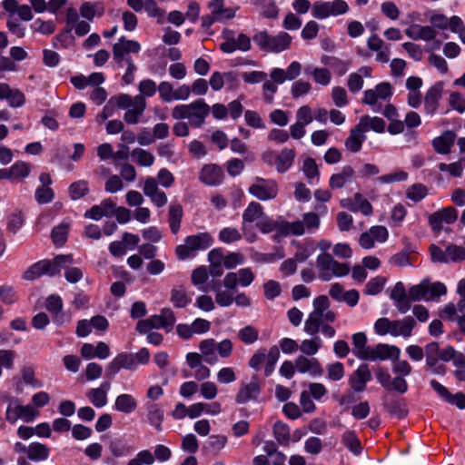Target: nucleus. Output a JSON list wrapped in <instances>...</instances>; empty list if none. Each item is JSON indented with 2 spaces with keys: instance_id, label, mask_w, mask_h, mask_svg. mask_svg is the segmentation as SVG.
<instances>
[{
  "instance_id": "nucleus-1",
  "label": "nucleus",
  "mask_w": 465,
  "mask_h": 465,
  "mask_svg": "<svg viewBox=\"0 0 465 465\" xmlns=\"http://www.w3.org/2000/svg\"><path fill=\"white\" fill-rule=\"evenodd\" d=\"M416 326L412 316H405L399 320H391L386 317L379 318L373 325L376 334L380 336L391 335L392 337L409 338Z\"/></svg>"
},
{
  "instance_id": "nucleus-48",
  "label": "nucleus",
  "mask_w": 465,
  "mask_h": 465,
  "mask_svg": "<svg viewBox=\"0 0 465 465\" xmlns=\"http://www.w3.org/2000/svg\"><path fill=\"white\" fill-rule=\"evenodd\" d=\"M342 442L355 455H359L361 452L362 448L361 442L354 431H345L342 435Z\"/></svg>"
},
{
  "instance_id": "nucleus-52",
  "label": "nucleus",
  "mask_w": 465,
  "mask_h": 465,
  "mask_svg": "<svg viewBox=\"0 0 465 465\" xmlns=\"http://www.w3.org/2000/svg\"><path fill=\"white\" fill-rule=\"evenodd\" d=\"M109 450L114 457L127 456L131 453V449L120 439L111 440Z\"/></svg>"
},
{
  "instance_id": "nucleus-12",
  "label": "nucleus",
  "mask_w": 465,
  "mask_h": 465,
  "mask_svg": "<svg viewBox=\"0 0 465 465\" xmlns=\"http://www.w3.org/2000/svg\"><path fill=\"white\" fill-rule=\"evenodd\" d=\"M400 355L401 350L399 347L387 343H379L374 347H371L365 361H396L400 358Z\"/></svg>"
},
{
  "instance_id": "nucleus-45",
  "label": "nucleus",
  "mask_w": 465,
  "mask_h": 465,
  "mask_svg": "<svg viewBox=\"0 0 465 465\" xmlns=\"http://www.w3.org/2000/svg\"><path fill=\"white\" fill-rule=\"evenodd\" d=\"M305 74H312L313 80L322 85H328L331 82V73L326 68H312L311 66H306L304 69Z\"/></svg>"
},
{
  "instance_id": "nucleus-55",
  "label": "nucleus",
  "mask_w": 465,
  "mask_h": 465,
  "mask_svg": "<svg viewBox=\"0 0 465 465\" xmlns=\"http://www.w3.org/2000/svg\"><path fill=\"white\" fill-rule=\"evenodd\" d=\"M312 84L304 80L295 81L291 87V94L293 98H299L310 93Z\"/></svg>"
},
{
  "instance_id": "nucleus-26",
  "label": "nucleus",
  "mask_w": 465,
  "mask_h": 465,
  "mask_svg": "<svg viewBox=\"0 0 465 465\" xmlns=\"http://www.w3.org/2000/svg\"><path fill=\"white\" fill-rule=\"evenodd\" d=\"M146 410V422L153 426L157 431H162L163 421L164 419L163 410L155 403H147Z\"/></svg>"
},
{
  "instance_id": "nucleus-59",
  "label": "nucleus",
  "mask_w": 465,
  "mask_h": 465,
  "mask_svg": "<svg viewBox=\"0 0 465 465\" xmlns=\"http://www.w3.org/2000/svg\"><path fill=\"white\" fill-rule=\"evenodd\" d=\"M212 290L216 292L215 301L220 306L228 307L233 302V297L230 292L223 291L216 285H213Z\"/></svg>"
},
{
  "instance_id": "nucleus-62",
  "label": "nucleus",
  "mask_w": 465,
  "mask_h": 465,
  "mask_svg": "<svg viewBox=\"0 0 465 465\" xmlns=\"http://www.w3.org/2000/svg\"><path fill=\"white\" fill-rule=\"evenodd\" d=\"M354 203L356 212H361L364 215H371L372 213V206L370 202L362 197L359 193L354 194Z\"/></svg>"
},
{
  "instance_id": "nucleus-19",
  "label": "nucleus",
  "mask_w": 465,
  "mask_h": 465,
  "mask_svg": "<svg viewBox=\"0 0 465 465\" xmlns=\"http://www.w3.org/2000/svg\"><path fill=\"white\" fill-rule=\"evenodd\" d=\"M443 84L437 83L431 86L424 97V109L428 114H434L439 107V103L442 95Z\"/></svg>"
},
{
  "instance_id": "nucleus-50",
  "label": "nucleus",
  "mask_w": 465,
  "mask_h": 465,
  "mask_svg": "<svg viewBox=\"0 0 465 465\" xmlns=\"http://www.w3.org/2000/svg\"><path fill=\"white\" fill-rule=\"evenodd\" d=\"M345 374L344 366L341 362L336 361L327 365V378L331 381H341Z\"/></svg>"
},
{
  "instance_id": "nucleus-41",
  "label": "nucleus",
  "mask_w": 465,
  "mask_h": 465,
  "mask_svg": "<svg viewBox=\"0 0 465 465\" xmlns=\"http://www.w3.org/2000/svg\"><path fill=\"white\" fill-rule=\"evenodd\" d=\"M227 441V437L224 435H211L206 444L203 446V450L217 454L224 449Z\"/></svg>"
},
{
  "instance_id": "nucleus-22",
  "label": "nucleus",
  "mask_w": 465,
  "mask_h": 465,
  "mask_svg": "<svg viewBox=\"0 0 465 465\" xmlns=\"http://www.w3.org/2000/svg\"><path fill=\"white\" fill-rule=\"evenodd\" d=\"M355 178L354 169L346 165L343 166L339 173H333L329 181V186L332 190L343 188L348 183Z\"/></svg>"
},
{
  "instance_id": "nucleus-64",
  "label": "nucleus",
  "mask_w": 465,
  "mask_h": 465,
  "mask_svg": "<svg viewBox=\"0 0 465 465\" xmlns=\"http://www.w3.org/2000/svg\"><path fill=\"white\" fill-rule=\"evenodd\" d=\"M313 121V115L308 105L301 106L296 112V122L306 126Z\"/></svg>"
},
{
  "instance_id": "nucleus-16",
  "label": "nucleus",
  "mask_w": 465,
  "mask_h": 465,
  "mask_svg": "<svg viewBox=\"0 0 465 465\" xmlns=\"http://www.w3.org/2000/svg\"><path fill=\"white\" fill-rule=\"evenodd\" d=\"M199 180L208 186H217L224 180V173L221 166L215 163L204 164L200 173Z\"/></svg>"
},
{
  "instance_id": "nucleus-30",
  "label": "nucleus",
  "mask_w": 465,
  "mask_h": 465,
  "mask_svg": "<svg viewBox=\"0 0 465 465\" xmlns=\"http://www.w3.org/2000/svg\"><path fill=\"white\" fill-rule=\"evenodd\" d=\"M352 352L360 360L365 361L371 347L367 346V336L364 332H356L351 336Z\"/></svg>"
},
{
  "instance_id": "nucleus-21",
  "label": "nucleus",
  "mask_w": 465,
  "mask_h": 465,
  "mask_svg": "<svg viewBox=\"0 0 465 465\" xmlns=\"http://www.w3.org/2000/svg\"><path fill=\"white\" fill-rule=\"evenodd\" d=\"M294 362L296 370L300 373L310 372L314 376H321L323 373L320 361L315 358L310 359L306 356L300 355L295 359Z\"/></svg>"
},
{
  "instance_id": "nucleus-38",
  "label": "nucleus",
  "mask_w": 465,
  "mask_h": 465,
  "mask_svg": "<svg viewBox=\"0 0 465 465\" xmlns=\"http://www.w3.org/2000/svg\"><path fill=\"white\" fill-rule=\"evenodd\" d=\"M273 436L276 441L282 446H288L291 440V430L289 426L282 421H276L273 425Z\"/></svg>"
},
{
  "instance_id": "nucleus-15",
  "label": "nucleus",
  "mask_w": 465,
  "mask_h": 465,
  "mask_svg": "<svg viewBox=\"0 0 465 465\" xmlns=\"http://www.w3.org/2000/svg\"><path fill=\"white\" fill-rule=\"evenodd\" d=\"M141 49V45L137 41L128 40L121 37L113 46V55L114 61L120 64L126 61V55L130 53L137 54Z\"/></svg>"
},
{
  "instance_id": "nucleus-2",
  "label": "nucleus",
  "mask_w": 465,
  "mask_h": 465,
  "mask_svg": "<svg viewBox=\"0 0 465 465\" xmlns=\"http://www.w3.org/2000/svg\"><path fill=\"white\" fill-rule=\"evenodd\" d=\"M210 113V106L203 100L198 99L189 104L176 105L172 110V116L176 120L187 118L193 127H200Z\"/></svg>"
},
{
  "instance_id": "nucleus-35",
  "label": "nucleus",
  "mask_w": 465,
  "mask_h": 465,
  "mask_svg": "<svg viewBox=\"0 0 465 465\" xmlns=\"http://www.w3.org/2000/svg\"><path fill=\"white\" fill-rule=\"evenodd\" d=\"M110 384H102V387L92 389L87 393L89 401L97 408H102L107 403L106 391L109 389Z\"/></svg>"
},
{
  "instance_id": "nucleus-56",
  "label": "nucleus",
  "mask_w": 465,
  "mask_h": 465,
  "mask_svg": "<svg viewBox=\"0 0 465 465\" xmlns=\"http://www.w3.org/2000/svg\"><path fill=\"white\" fill-rule=\"evenodd\" d=\"M242 234L236 228L226 227L220 231L219 240L225 243H231L241 240Z\"/></svg>"
},
{
  "instance_id": "nucleus-13",
  "label": "nucleus",
  "mask_w": 465,
  "mask_h": 465,
  "mask_svg": "<svg viewBox=\"0 0 465 465\" xmlns=\"http://www.w3.org/2000/svg\"><path fill=\"white\" fill-rule=\"evenodd\" d=\"M458 219V212L452 207L442 208L429 216V223L432 231L439 232L442 229V223H453Z\"/></svg>"
},
{
  "instance_id": "nucleus-24",
  "label": "nucleus",
  "mask_w": 465,
  "mask_h": 465,
  "mask_svg": "<svg viewBox=\"0 0 465 465\" xmlns=\"http://www.w3.org/2000/svg\"><path fill=\"white\" fill-rule=\"evenodd\" d=\"M146 108V101L142 95L134 96V104L124 114V119L129 124H136L139 123Z\"/></svg>"
},
{
  "instance_id": "nucleus-9",
  "label": "nucleus",
  "mask_w": 465,
  "mask_h": 465,
  "mask_svg": "<svg viewBox=\"0 0 465 465\" xmlns=\"http://www.w3.org/2000/svg\"><path fill=\"white\" fill-rule=\"evenodd\" d=\"M38 415L39 411L32 405H21L16 398L8 399L5 418L9 422L15 423L19 419L25 422H32Z\"/></svg>"
},
{
  "instance_id": "nucleus-44",
  "label": "nucleus",
  "mask_w": 465,
  "mask_h": 465,
  "mask_svg": "<svg viewBox=\"0 0 465 465\" xmlns=\"http://www.w3.org/2000/svg\"><path fill=\"white\" fill-rule=\"evenodd\" d=\"M69 196L72 200L76 201L84 197L89 193L88 183L85 180H79L73 183L68 188Z\"/></svg>"
},
{
  "instance_id": "nucleus-10",
  "label": "nucleus",
  "mask_w": 465,
  "mask_h": 465,
  "mask_svg": "<svg viewBox=\"0 0 465 465\" xmlns=\"http://www.w3.org/2000/svg\"><path fill=\"white\" fill-rule=\"evenodd\" d=\"M248 192L255 198L265 202L277 197L279 187L275 180L256 176L249 186Z\"/></svg>"
},
{
  "instance_id": "nucleus-20",
  "label": "nucleus",
  "mask_w": 465,
  "mask_h": 465,
  "mask_svg": "<svg viewBox=\"0 0 465 465\" xmlns=\"http://www.w3.org/2000/svg\"><path fill=\"white\" fill-rule=\"evenodd\" d=\"M0 100H6L11 107H21L25 96L19 89H12L7 84L0 83Z\"/></svg>"
},
{
  "instance_id": "nucleus-63",
  "label": "nucleus",
  "mask_w": 465,
  "mask_h": 465,
  "mask_svg": "<svg viewBox=\"0 0 465 465\" xmlns=\"http://www.w3.org/2000/svg\"><path fill=\"white\" fill-rule=\"evenodd\" d=\"M302 170H303L305 176L309 180H313L314 178L318 179V177L320 175V172H319L318 166L316 164V162L312 158H307L304 160Z\"/></svg>"
},
{
  "instance_id": "nucleus-57",
  "label": "nucleus",
  "mask_w": 465,
  "mask_h": 465,
  "mask_svg": "<svg viewBox=\"0 0 465 465\" xmlns=\"http://www.w3.org/2000/svg\"><path fill=\"white\" fill-rule=\"evenodd\" d=\"M35 197L39 204H45L53 201L54 193L53 189L48 186H39L35 190Z\"/></svg>"
},
{
  "instance_id": "nucleus-54",
  "label": "nucleus",
  "mask_w": 465,
  "mask_h": 465,
  "mask_svg": "<svg viewBox=\"0 0 465 465\" xmlns=\"http://www.w3.org/2000/svg\"><path fill=\"white\" fill-rule=\"evenodd\" d=\"M45 264H44L43 261L34 263L24 272V279L27 281H34L43 274H45Z\"/></svg>"
},
{
  "instance_id": "nucleus-27",
  "label": "nucleus",
  "mask_w": 465,
  "mask_h": 465,
  "mask_svg": "<svg viewBox=\"0 0 465 465\" xmlns=\"http://www.w3.org/2000/svg\"><path fill=\"white\" fill-rule=\"evenodd\" d=\"M364 131L359 124L353 127L350 131L349 136L346 138L344 142L345 148L351 153H357L361 149L362 143L365 141L366 137L364 135Z\"/></svg>"
},
{
  "instance_id": "nucleus-39",
  "label": "nucleus",
  "mask_w": 465,
  "mask_h": 465,
  "mask_svg": "<svg viewBox=\"0 0 465 465\" xmlns=\"http://www.w3.org/2000/svg\"><path fill=\"white\" fill-rule=\"evenodd\" d=\"M170 301L175 308H184L191 302V298L187 295L184 286L180 285L171 290Z\"/></svg>"
},
{
  "instance_id": "nucleus-8",
  "label": "nucleus",
  "mask_w": 465,
  "mask_h": 465,
  "mask_svg": "<svg viewBox=\"0 0 465 465\" xmlns=\"http://www.w3.org/2000/svg\"><path fill=\"white\" fill-rule=\"evenodd\" d=\"M174 312L170 308H164L159 315H153L145 320H141L136 324V331L142 334L150 331L153 329L163 328L170 331L175 323Z\"/></svg>"
},
{
  "instance_id": "nucleus-40",
  "label": "nucleus",
  "mask_w": 465,
  "mask_h": 465,
  "mask_svg": "<svg viewBox=\"0 0 465 465\" xmlns=\"http://www.w3.org/2000/svg\"><path fill=\"white\" fill-rule=\"evenodd\" d=\"M114 407L118 411L131 413L136 409L137 402L132 395L124 393L116 398Z\"/></svg>"
},
{
  "instance_id": "nucleus-60",
  "label": "nucleus",
  "mask_w": 465,
  "mask_h": 465,
  "mask_svg": "<svg viewBox=\"0 0 465 465\" xmlns=\"http://www.w3.org/2000/svg\"><path fill=\"white\" fill-rule=\"evenodd\" d=\"M385 284L383 277H375L371 279L365 286V293L369 295H375L381 292Z\"/></svg>"
},
{
  "instance_id": "nucleus-61",
  "label": "nucleus",
  "mask_w": 465,
  "mask_h": 465,
  "mask_svg": "<svg viewBox=\"0 0 465 465\" xmlns=\"http://www.w3.org/2000/svg\"><path fill=\"white\" fill-rule=\"evenodd\" d=\"M10 168L13 178H25L29 175L31 171L30 165L22 161L15 163Z\"/></svg>"
},
{
  "instance_id": "nucleus-23",
  "label": "nucleus",
  "mask_w": 465,
  "mask_h": 465,
  "mask_svg": "<svg viewBox=\"0 0 465 465\" xmlns=\"http://www.w3.org/2000/svg\"><path fill=\"white\" fill-rule=\"evenodd\" d=\"M115 203L111 199H105L98 205H94L85 212L84 217L93 220H100L114 214Z\"/></svg>"
},
{
  "instance_id": "nucleus-53",
  "label": "nucleus",
  "mask_w": 465,
  "mask_h": 465,
  "mask_svg": "<svg viewBox=\"0 0 465 465\" xmlns=\"http://www.w3.org/2000/svg\"><path fill=\"white\" fill-rule=\"evenodd\" d=\"M428 193V190L425 185L421 183H415L408 188L407 197L414 202L421 201Z\"/></svg>"
},
{
  "instance_id": "nucleus-49",
  "label": "nucleus",
  "mask_w": 465,
  "mask_h": 465,
  "mask_svg": "<svg viewBox=\"0 0 465 465\" xmlns=\"http://www.w3.org/2000/svg\"><path fill=\"white\" fill-rule=\"evenodd\" d=\"M238 337L243 343L252 344L258 340L259 331L256 328L248 325L239 331Z\"/></svg>"
},
{
  "instance_id": "nucleus-28",
  "label": "nucleus",
  "mask_w": 465,
  "mask_h": 465,
  "mask_svg": "<svg viewBox=\"0 0 465 465\" xmlns=\"http://www.w3.org/2000/svg\"><path fill=\"white\" fill-rule=\"evenodd\" d=\"M455 138L456 134L454 132L446 131L432 140V145L438 153L447 154L450 152Z\"/></svg>"
},
{
  "instance_id": "nucleus-46",
  "label": "nucleus",
  "mask_w": 465,
  "mask_h": 465,
  "mask_svg": "<svg viewBox=\"0 0 465 465\" xmlns=\"http://www.w3.org/2000/svg\"><path fill=\"white\" fill-rule=\"evenodd\" d=\"M263 209L262 206L257 202H252L242 213L243 223H252L258 218H262Z\"/></svg>"
},
{
  "instance_id": "nucleus-4",
  "label": "nucleus",
  "mask_w": 465,
  "mask_h": 465,
  "mask_svg": "<svg viewBox=\"0 0 465 465\" xmlns=\"http://www.w3.org/2000/svg\"><path fill=\"white\" fill-rule=\"evenodd\" d=\"M253 42L262 51L280 53L290 47L292 36L285 32H280L276 35H271L267 31H260L253 35Z\"/></svg>"
},
{
  "instance_id": "nucleus-36",
  "label": "nucleus",
  "mask_w": 465,
  "mask_h": 465,
  "mask_svg": "<svg viewBox=\"0 0 465 465\" xmlns=\"http://www.w3.org/2000/svg\"><path fill=\"white\" fill-rule=\"evenodd\" d=\"M324 324L322 313L312 312L304 322V331L309 335H316Z\"/></svg>"
},
{
  "instance_id": "nucleus-29",
  "label": "nucleus",
  "mask_w": 465,
  "mask_h": 465,
  "mask_svg": "<svg viewBox=\"0 0 465 465\" xmlns=\"http://www.w3.org/2000/svg\"><path fill=\"white\" fill-rule=\"evenodd\" d=\"M208 7L217 21L232 19L235 16V10L231 7H225L224 0H212L209 2Z\"/></svg>"
},
{
  "instance_id": "nucleus-3",
  "label": "nucleus",
  "mask_w": 465,
  "mask_h": 465,
  "mask_svg": "<svg viewBox=\"0 0 465 465\" xmlns=\"http://www.w3.org/2000/svg\"><path fill=\"white\" fill-rule=\"evenodd\" d=\"M256 227L265 234L275 231L279 237H285L291 234L296 236L304 234V226L301 222L290 223L282 219L272 220L264 215L256 223Z\"/></svg>"
},
{
  "instance_id": "nucleus-33",
  "label": "nucleus",
  "mask_w": 465,
  "mask_h": 465,
  "mask_svg": "<svg viewBox=\"0 0 465 465\" xmlns=\"http://www.w3.org/2000/svg\"><path fill=\"white\" fill-rule=\"evenodd\" d=\"M358 124L364 132L372 130L376 133H383L386 125L382 118L377 116L371 117L369 115L361 116Z\"/></svg>"
},
{
  "instance_id": "nucleus-5",
  "label": "nucleus",
  "mask_w": 465,
  "mask_h": 465,
  "mask_svg": "<svg viewBox=\"0 0 465 465\" xmlns=\"http://www.w3.org/2000/svg\"><path fill=\"white\" fill-rule=\"evenodd\" d=\"M213 243V238L209 232H200L187 236L184 243L176 247L175 252L180 260H185L194 256L199 251L208 249Z\"/></svg>"
},
{
  "instance_id": "nucleus-6",
  "label": "nucleus",
  "mask_w": 465,
  "mask_h": 465,
  "mask_svg": "<svg viewBox=\"0 0 465 465\" xmlns=\"http://www.w3.org/2000/svg\"><path fill=\"white\" fill-rule=\"evenodd\" d=\"M317 268L319 269V278L324 282H329L332 277L345 276L350 272V267L347 263H341L333 259V257L327 252L322 253L316 260Z\"/></svg>"
},
{
  "instance_id": "nucleus-11",
  "label": "nucleus",
  "mask_w": 465,
  "mask_h": 465,
  "mask_svg": "<svg viewBox=\"0 0 465 465\" xmlns=\"http://www.w3.org/2000/svg\"><path fill=\"white\" fill-rule=\"evenodd\" d=\"M349 6L343 0L331 2L317 1L312 5V15L317 19H325L331 15L336 16L347 13Z\"/></svg>"
},
{
  "instance_id": "nucleus-32",
  "label": "nucleus",
  "mask_w": 465,
  "mask_h": 465,
  "mask_svg": "<svg viewBox=\"0 0 465 465\" xmlns=\"http://www.w3.org/2000/svg\"><path fill=\"white\" fill-rule=\"evenodd\" d=\"M295 151L291 148H283L276 156L275 168L279 173H285L292 164L295 158Z\"/></svg>"
},
{
  "instance_id": "nucleus-31",
  "label": "nucleus",
  "mask_w": 465,
  "mask_h": 465,
  "mask_svg": "<svg viewBox=\"0 0 465 465\" xmlns=\"http://www.w3.org/2000/svg\"><path fill=\"white\" fill-rule=\"evenodd\" d=\"M199 350L204 361L208 364H215L218 361L216 351V341L214 339L203 340L199 344Z\"/></svg>"
},
{
  "instance_id": "nucleus-47",
  "label": "nucleus",
  "mask_w": 465,
  "mask_h": 465,
  "mask_svg": "<svg viewBox=\"0 0 465 465\" xmlns=\"http://www.w3.org/2000/svg\"><path fill=\"white\" fill-rule=\"evenodd\" d=\"M132 156L135 159L136 163L144 167H150L154 163V156L152 153L142 148H134Z\"/></svg>"
},
{
  "instance_id": "nucleus-34",
  "label": "nucleus",
  "mask_w": 465,
  "mask_h": 465,
  "mask_svg": "<svg viewBox=\"0 0 465 465\" xmlns=\"http://www.w3.org/2000/svg\"><path fill=\"white\" fill-rule=\"evenodd\" d=\"M183 215V211L181 204L174 203L169 206L168 222L173 234H176L180 230Z\"/></svg>"
},
{
  "instance_id": "nucleus-14",
  "label": "nucleus",
  "mask_w": 465,
  "mask_h": 465,
  "mask_svg": "<svg viewBox=\"0 0 465 465\" xmlns=\"http://www.w3.org/2000/svg\"><path fill=\"white\" fill-rule=\"evenodd\" d=\"M261 393V384L257 375H253L250 382L242 384L235 396L238 404H246L251 401H256Z\"/></svg>"
},
{
  "instance_id": "nucleus-17",
  "label": "nucleus",
  "mask_w": 465,
  "mask_h": 465,
  "mask_svg": "<svg viewBox=\"0 0 465 465\" xmlns=\"http://www.w3.org/2000/svg\"><path fill=\"white\" fill-rule=\"evenodd\" d=\"M390 298L393 301L396 310L401 314H405L410 311L409 290H406L403 282H398L395 283L391 290Z\"/></svg>"
},
{
  "instance_id": "nucleus-51",
  "label": "nucleus",
  "mask_w": 465,
  "mask_h": 465,
  "mask_svg": "<svg viewBox=\"0 0 465 465\" xmlns=\"http://www.w3.org/2000/svg\"><path fill=\"white\" fill-rule=\"evenodd\" d=\"M67 234L68 224L62 223L53 229L51 237L55 245L62 246L66 242Z\"/></svg>"
},
{
  "instance_id": "nucleus-43",
  "label": "nucleus",
  "mask_w": 465,
  "mask_h": 465,
  "mask_svg": "<svg viewBox=\"0 0 465 465\" xmlns=\"http://www.w3.org/2000/svg\"><path fill=\"white\" fill-rule=\"evenodd\" d=\"M280 358V349L278 346L273 345L272 346L268 353H265V366H264V375L266 377H269L272 375V373L274 371V367L276 362L278 361Z\"/></svg>"
},
{
  "instance_id": "nucleus-25",
  "label": "nucleus",
  "mask_w": 465,
  "mask_h": 465,
  "mask_svg": "<svg viewBox=\"0 0 465 465\" xmlns=\"http://www.w3.org/2000/svg\"><path fill=\"white\" fill-rule=\"evenodd\" d=\"M44 264H45V274L49 276H54L58 274L62 268H64L67 264L73 262L72 254H61L54 257L52 261L50 260H43Z\"/></svg>"
},
{
  "instance_id": "nucleus-37",
  "label": "nucleus",
  "mask_w": 465,
  "mask_h": 465,
  "mask_svg": "<svg viewBox=\"0 0 465 465\" xmlns=\"http://www.w3.org/2000/svg\"><path fill=\"white\" fill-rule=\"evenodd\" d=\"M27 457L34 461L45 460L49 457V449L40 442H33L27 447Z\"/></svg>"
},
{
  "instance_id": "nucleus-58",
  "label": "nucleus",
  "mask_w": 465,
  "mask_h": 465,
  "mask_svg": "<svg viewBox=\"0 0 465 465\" xmlns=\"http://www.w3.org/2000/svg\"><path fill=\"white\" fill-rule=\"evenodd\" d=\"M80 14L87 20H93L96 15H102L104 14V8L100 7L96 9V5H94L90 2H85L80 7Z\"/></svg>"
},
{
  "instance_id": "nucleus-42",
  "label": "nucleus",
  "mask_w": 465,
  "mask_h": 465,
  "mask_svg": "<svg viewBox=\"0 0 465 465\" xmlns=\"http://www.w3.org/2000/svg\"><path fill=\"white\" fill-rule=\"evenodd\" d=\"M322 341L319 336L312 339H306L299 345V350L305 355L313 356L322 348Z\"/></svg>"
},
{
  "instance_id": "nucleus-7",
  "label": "nucleus",
  "mask_w": 465,
  "mask_h": 465,
  "mask_svg": "<svg viewBox=\"0 0 465 465\" xmlns=\"http://www.w3.org/2000/svg\"><path fill=\"white\" fill-rule=\"evenodd\" d=\"M446 292L447 288L443 283L440 282L430 283L429 281L424 280L419 284L412 285L409 288L410 304L412 302H419L421 300L430 301L436 297L446 294Z\"/></svg>"
},
{
  "instance_id": "nucleus-18",
  "label": "nucleus",
  "mask_w": 465,
  "mask_h": 465,
  "mask_svg": "<svg viewBox=\"0 0 465 465\" xmlns=\"http://www.w3.org/2000/svg\"><path fill=\"white\" fill-rule=\"evenodd\" d=\"M371 379L372 375L369 365L362 363L349 377V384L353 391L361 392Z\"/></svg>"
}]
</instances>
